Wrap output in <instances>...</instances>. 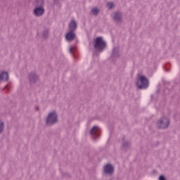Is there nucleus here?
Wrapping results in <instances>:
<instances>
[{"mask_svg": "<svg viewBox=\"0 0 180 180\" xmlns=\"http://www.w3.org/2000/svg\"><path fill=\"white\" fill-rule=\"evenodd\" d=\"M94 49L95 51L94 54L97 56H99V53H102L103 50L106 49V41L103 40V37H97L93 41Z\"/></svg>", "mask_w": 180, "mask_h": 180, "instance_id": "nucleus-1", "label": "nucleus"}, {"mask_svg": "<svg viewBox=\"0 0 180 180\" xmlns=\"http://www.w3.org/2000/svg\"><path fill=\"white\" fill-rule=\"evenodd\" d=\"M57 123H58V114H57V111L53 110L48 114L46 124V126H54Z\"/></svg>", "mask_w": 180, "mask_h": 180, "instance_id": "nucleus-2", "label": "nucleus"}, {"mask_svg": "<svg viewBox=\"0 0 180 180\" xmlns=\"http://www.w3.org/2000/svg\"><path fill=\"white\" fill-rule=\"evenodd\" d=\"M149 85L150 82L148 81V78H147V77L141 75L138 77L136 82V86H137L138 89H147Z\"/></svg>", "mask_w": 180, "mask_h": 180, "instance_id": "nucleus-3", "label": "nucleus"}, {"mask_svg": "<svg viewBox=\"0 0 180 180\" xmlns=\"http://www.w3.org/2000/svg\"><path fill=\"white\" fill-rule=\"evenodd\" d=\"M168 126H169V119L168 118H160L156 123V127L162 130L168 129Z\"/></svg>", "mask_w": 180, "mask_h": 180, "instance_id": "nucleus-4", "label": "nucleus"}, {"mask_svg": "<svg viewBox=\"0 0 180 180\" xmlns=\"http://www.w3.org/2000/svg\"><path fill=\"white\" fill-rule=\"evenodd\" d=\"M90 134L94 140L101 136V130L98 126H94L90 130Z\"/></svg>", "mask_w": 180, "mask_h": 180, "instance_id": "nucleus-5", "label": "nucleus"}, {"mask_svg": "<svg viewBox=\"0 0 180 180\" xmlns=\"http://www.w3.org/2000/svg\"><path fill=\"white\" fill-rule=\"evenodd\" d=\"M115 173V167L110 163H108L104 166V174L105 175H113Z\"/></svg>", "mask_w": 180, "mask_h": 180, "instance_id": "nucleus-6", "label": "nucleus"}, {"mask_svg": "<svg viewBox=\"0 0 180 180\" xmlns=\"http://www.w3.org/2000/svg\"><path fill=\"white\" fill-rule=\"evenodd\" d=\"M44 14V7L40 6H35V8L34 9V15L37 17L43 16Z\"/></svg>", "mask_w": 180, "mask_h": 180, "instance_id": "nucleus-7", "label": "nucleus"}, {"mask_svg": "<svg viewBox=\"0 0 180 180\" xmlns=\"http://www.w3.org/2000/svg\"><path fill=\"white\" fill-rule=\"evenodd\" d=\"M78 28V23L75 20H71L69 23L68 31L75 32Z\"/></svg>", "mask_w": 180, "mask_h": 180, "instance_id": "nucleus-8", "label": "nucleus"}, {"mask_svg": "<svg viewBox=\"0 0 180 180\" xmlns=\"http://www.w3.org/2000/svg\"><path fill=\"white\" fill-rule=\"evenodd\" d=\"M30 84H36L39 81V76L34 72H32L28 76Z\"/></svg>", "mask_w": 180, "mask_h": 180, "instance_id": "nucleus-9", "label": "nucleus"}, {"mask_svg": "<svg viewBox=\"0 0 180 180\" xmlns=\"http://www.w3.org/2000/svg\"><path fill=\"white\" fill-rule=\"evenodd\" d=\"M76 37L77 35L75 34V32H74L73 31H68L65 34V39L67 41H69L70 43V41H74V40H75Z\"/></svg>", "mask_w": 180, "mask_h": 180, "instance_id": "nucleus-10", "label": "nucleus"}, {"mask_svg": "<svg viewBox=\"0 0 180 180\" xmlns=\"http://www.w3.org/2000/svg\"><path fill=\"white\" fill-rule=\"evenodd\" d=\"M131 144L129 141H124V137L122 139V148L124 151L130 150Z\"/></svg>", "mask_w": 180, "mask_h": 180, "instance_id": "nucleus-11", "label": "nucleus"}, {"mask_svg": "<svg viewBox=\"0 0 180 180\" xmlns=\"http://www.w3.org/2000/svg\"><path fill=\"white\" fill-rule=\"evenodd\" d=\"M9 81V73L8 72L3 71L0 74V81Z\"/></svg>", "mask_w": 180, "mask_h": 180, "instance_id": "nucleus-12", "label": "nucleus"}, {"mask_svg": "<svg viewBox=\"0 0 180 180\" xmlns=\"http://www.w3.org/2000/svg\"><path fill=\"white\" fill-rule=\"evenodd\" d=\"M113 20L115 22H122V13L115 12L114 14Z\"/></svg>", "mask_w": 180, "mask_h": 180, "instance_id": "nucleus-13", "label": "nucleus"}, {"mask_svg": "<svg viewBox=\"0 0 180 180\" xmlns=\"http://www.w3.org/2000/svg\"><path fill=\"white\" fill-rule=\"evenodd\" d=\"M112 56L113 57V58H117L119 57V48H113Z\"/></svg>", "mask_w": 180, "mask_h": 180, "instance_id": "nucleus-14", "label": "nucleus"}, {"mask_svg": "<svg viewBox=\"0 0 180 180\" xmlns=\"http://www.w3.org/2000/svg\"><path fill=\"white\" fill-rule=\"evenodd\" d=\"M33 5L34 6H43L44 5V0H34Z\"/></svg>", "mask_w": 180, "mask_h": 180, "instance_id": "nucleus-15", "label": "nucleus"}, {"mask_svg": "<svg viewBox=\"0 0 180 180\" xmlns=\"http://www.w3.org/2000/svg\"><path fill=\"white\" fill-rule=\"evenodd\" d=\"M99 12H100V10L98 8H94L91 9V13L92 15H94V16H96V15H98Z\"/></svg>", "mask_w": 180, "mask_h": 180, "instance_id": "nucleus-16", "label": "nucleus"}, {"mask_svg": "<svg viewBox=\"0 0 180 180\" xmlns=\"http://www.w3.org/2000/svg\"><path fill=\"white\" fill-rule=\"evenodd\" d=\"M42 37L43 39H47L49 37V30L47 29L42 32Z\"/></svg>", "mask_w": 180, "mask_h": 180, "instance_id": "nucleus-17", "label": "nucleus"}, {"mask_svg": "<svg viewBox=\"0 0 180 180\" xmlns=\"http://www.w3.org/2000/svg\"><path fill=\"white\" fill-rule=\"evenodd\" d=\"M69 52L70 53V54H72L73 56V57L75 58H77V57L75 56V55L74 54L75 53V48H74L73 46H71L69 49Z\"/></svg>", "mask_w": 180, "mask_h": 180, "instance_id": "nucleus-18", "label": "nucleus"}, {"mask_svg": "<svg viewBox=\"0 0 180 180\" xmlns=\"http://www.w3.org/2000/svg\"><path fill=\"white\" fill-rule=\"evenodd\" d=\"M52 6H60V0H53Z\"/></svg>", "mask_w": 180, "mask_h": 180, "instance_id": "nucleus-19", "label": "nucleus"}, {"mask_svg": "<svg viewBox=\"0 0 180 180\" xmlns=\"http://www.w3.org/2000/svg\"><path fill=\"white\" fill-rule=\"evenodd\" d=\"M171 68V64L170 63H167L165 65V71H169V68Z\"/></svg>", "mask_w": 180, "mask_h": 180, "instance_id": "nucleus-20", "label": "nucleus"}, {"mask_svg": "<svg viewBox=\"0 0 180 180\" xmlns=\"http://www.w3.org/2000/svg\"><path fill=\"white\" fill-rule=\"evenodd\" d=\"M107 6H108L109 9H112L115 6V4H113V3L109 2L107 4Z\"/></svg>", "mask_w": 180, "mask_h": 180, "instance_id": "nucleus-21", "label": "nucleus"}, {"mask_svg": "<svg viewBox=\"0 0 180 180\" xmlns=\"http://www.w3.org/2000/svg\"><path fill=\"white\" fill-rule=\"evenodd\" d=\"M4 122H0V133H2L4 131Z\"/></svg>", "mask_w": 180, "mask_h": 180, "instance_id": "nucleus-22", "label": "nucleus"}, {"mask_svg": "<svg viewBox=\"0 0 180 180\" xmlns=\"http://www.w3.org/2000/svg\"><path fill=\"white\" fill-rule=\"evenodd\" d=\"M159 180H167V177L164 174H162L159 176Z\"/></svg>", "mask_w": 180, "mask_h": 180, "instance_id": "nucleus-23", "label": "nucleus"}, {"mask_svg": "<svg viewBox=\"0 0 180 180\" xmlns=\"http://www.w3.org/2000/svg\"><path fill=\"white\" fill-rule=\"evenodd\" d=\"M4 89H6V91H9V84H6L4 87Z\"/></svg>", "mask_w": 180, "mask_h": 180, "instance_id": "nucleus-24", "label": "nucleus"}, {"mask_svg": "<svg viewBox=\"0 0 180 180\" xmlns=\"http://www.w3.org/2000/svg\"><path fill=\"white\" fill-rule=\"evenodd\" d=\"M158 93H160V89H158L157 90V91H156V94H158Z\"/></svg>", "mask_w": 180, "mask_h": 180, "instance_id": "nucleus-25", "label": "nucleus"}, {"mask_svg": "<svg viewBox=\"0 0 180 180\" xmlns=\"http://www.w3.org/2000/svg\"><path fill=\"white\" fill-rule=\"evenodd\" d=\"M156 172H157L156 170H153V174H155Z\"/></svg>", "mask_w": 180, "mask_h": 180, "instance_id": "nucleus-26", "label": "nucleus"}, {"mask_svg": "<svg viewBox=\"0 0 180 180\" xmlns=\"http://www.w3.org/2000/svg\"><path fill=\"white\" fill-rule=\"evenodd\" d=\"M36 109H37V110H39V107H37Z\"/></svg>", "mask_w": 180, "mask_h": 180, "instance_id": "nucleus-27", "label": "nucleus"}]
</instances>
